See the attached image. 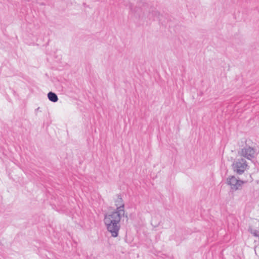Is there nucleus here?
<instances>
[{
  "instance_id": "nucleus-10",
  "label": "nucleus",
  "mask_w": 259,
  "mask_h": 259,
  "mask_svg": "<svg viewBox=\"0 0 259 259\" xmlns=\"http://www.w3.org/2000/svg\"><path fill=\"white\" fill-rule=\"evenodd\" d=\"M39 5L40 6H44V5H45V4L44 3H41L39 4Z\"/></svg>"
},
{
  "instance_id": "nucleus-9",
  "label": "nucleus",
  "mask_w": 259,
  "mask_h": 259,
  "mask_svg": "<svg viewBox=\"0 0 259 259\" xmlns=\"http://www.w3.org/2000/svg\"><path fill=\"white\" fill-rule=\"evenodd\" d=\"M253 234L254 236H258V234L256 232H254L253 233Z\"/></svg>"
},
{
  "instance_id": "nucleus-3",
  "label": "nucleus",
  "mask_w": 259,
  "mask_h": 259,
  "mask_svg": "<svg viewBox=\"0 0 259 259\" xmlns=\"http://www.w3.org/2000/svg\"><path fill=\"white\" fill-rule=\"evenodd\" d=\"M232 166L235 172L237 174L241 175L244 172L247 165L246 160L243 158H241L234 161Z\"/></svg>"
},
{
  "instance_id": "nucleus-5",
  "label": "nucleus",
  "mask_w": 259,
  "mask_h": 259,
  "mask_svg": "<svg viewBox=\"0 0 259 259\" xmlns=\"http://www.w3.org/2000/svg\"><path fill=\"white\" fill-rule=\"evenodd\" d=\"M255 150L249 146L246 145L241 149V155L248 160H251L255 156Z\"/></svg>"
},
{
  "instance_id": "nucleus-4",
  "label": "nucleus",
  "mask_w": 259,
  "mask_h": 259,
  "mask_svg": "<svg viewBox=\"0 0 259 259\" xmlns=\"http://www.w3.org/2000/svg\"><path fill=\"white\" fill-rule=\"evenodd\" d=\"M227 183L230 186L231 190L232 191H236L242 188L243 182L237 179L234 176H230L227 178Z\"/></svg>"
},
{
  "instance_id": "nucleus-6",
  "label": "nucleus",
  "mask_w": 259,
  "mask_h": 259,
  "mask_svg": "<svg viewBox=\"0 0 259 259\" xmlns=\"http://www.w3.org/2000/svg\"><path fill=\"white\" fill-rule=\"evenodd\" d=\"M160 16V13L155 8L151 7L149 10L146 18L150 21H154L159 19Z\"/></svg>"
},
{
  "instance_id": "nucleus-2",
  "label": "nucleus",
  "mask_w": 259,
  "mask_h": 259,
  "mask_svg": "<svg viewBox=\"0 0 259 259\" xmlns=\"http://www.w3.org/2000/svg\"><path fill=\"white\" fill-rule=\"evenodd\" d=\"M132 1H136V6L134 7V4L131 3L130 5V9L131 12L134 14V16L139 19H143V17L141 15V12L143 8L147 7L148 4L143 0H132Z\"/></svg>"
},
{
  "instance_id": "nucleus-1",
  "label": "nucleus",
  "mask_w": 259,
  "mask_h": 259,
  "mask_svg": "<svg viewBox=\"0 0 259 259\" xmlns=\"http://www.w3.org/2000/svg\"><path fill=\"white\" fill-rule=\"evenodd\" d=\"M124 214L112 211V212L105 215L104 221L107 229L111 236L116 237L118 235L119 231L120 228V221Z\"/></svg>"
},
{
  "instance_id": "nucleus-7",
  "label": "nucleus",
  "mask_w": 259,
  "mask_h": 259,
  "mask_svg": "<svg viewBox=\"0 0 259 259\" xmlns=\"http://www.w3.org/2000/svg\"><path fill=\"white\" fill-rule=\"evenodd\" d=\"M115 205L116 208L114 210V212H120V213L123 214H125L124 204L120 196H118L117 199L115 201Z\"/></svg>"
},
{
  "instance_id": "nucleus-8",
  "label": "nucleus",
  "mask_w": 259,
  "mask_h": 259,
  "mask_svg": "<svg viewBox=\"0 0 259 259\" xmlns=\"http://www.w3.org/2000/svg\"><path fill=\"white\" fill-rule=\"evenodd\" d=\"M48 98L49 100L53 102H56L58 100V98L57 95L52 92H50L48 94Z\"/></svg>"
}]
</instances>
